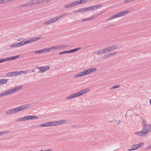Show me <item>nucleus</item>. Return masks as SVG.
<instances>
[{
    "mask_svg": "<svg viewBox=\"0 0 151 151\" xmlns=\"http://www.w3.org/2000/svg\"><path fill=\"white\" fill-rule=\"evenodd\" d=\"M109 53L110 54V56H111V55H114L116 54L117 53L116 52H111Z\"/></svg>",
    "mask_w": 151,
    "mask_h": 151,
    "instance_id": "obj_45",
    "label": "nucleus"
},
{
    "mask_svg": "<svg viewBox=\"0 0 151 151\" xmlns=\"http://www.w3.org/2000/svg\"><path fill=\"white\" fill-rule=\"evenodd\" d=\"M52 149H48L47 150H45V151H51Z\"/></svg>",
    "mask_w": 151,
    "mask_h": 151,
    "instance_id": "obj_56",
    "label": "nucleus"
},
{
    "mask_svg": "<svg viewBox=\"0 0 151 151\" xmlns=\"http://www.w3.org/2000/svg\"><path fill=\"white\" fill-rule=\"evenodd\" d=\"M147 148L148 149H151V145L147 147Z\"/></svg>",
    "mask_w": 151,
    "mask_h": 151,
    "instance_id": "obj_58",
    "label": "nucleus"
},
{
    "mask_svg": "<svg viewBox=\"0 0 151 151\" xmlns=\"http://www.w3.org/2000/svg\"><path fill=\"white\" fill-rule=\"evenodd\" d=\"M65 120H62L60 121H55L56 126L63 124L65 123Z\"/></svg>",
    "mask_w": 151,
    "mask_h": 151,
    "instance_id": "obj_19",
    "label": "nucleus"
},
{
    "mask_svg": "<svg viewBox=\"0 0 151 151\" xmlns=\"http://www.w3.org/2000/svg\"><path fill=\"white\" fill-rule=\"evenodd\" d=\"M31 1L32 5L38 4L39 3V1L38 0H33Z\"/></svg>",
    "mask_w": 151,
    "mask_h": 151,
    "instance_id": "obj_29",
    "label": "nucleus"
},
{
    "mask_svg": "<svg viewBox=\"0 0 151 151\" xmlns=\"http://www.w3.org/2000/svg\"><path fill=\"white\" fill-rule=\"evenodd\" d=\"M92 0H84L85 3L88 2V1H91Z\"/></svg>",
    "mask_w": 151,
    "mask_h": 151,
    "instance_id": "obj_55",
    "label": "nucleus"
},
{
    "mask_svg": "<svg viewBox=\"0 0 151 151\" xmlns=\"http://www.w3.org/2000/svg\"><path fill=\"white\" fill-rule=\"evenodd\" d=\"M95 10L97 9H99L102 6V4H98L97 5L94 6Z\"/></svg>",
    "mask_w": 151,
    "mask_h": 151,
    "instance_id": "obj_34",
    "label": "nucleus"
},
{
    "mask_svg": "<svg viewBox=\"0 0 151 151\" xmlns=\"http://www.w3.org/2000/svg\"><path fill=\"white\" fill-rule=\"evenodd\" d=\"M116 48H105L99 50L97 53L98 55H101L110 52L114 50Z\"/></svg>",
    "mask_w": 151,
    "mask_h": 151,
    "instance_id": "obj_4",
    "label": "nucleus"
},
{
    "mask_svg": "<svg viewBox=\"0 0 151 151\" xmlns=\"http://www.w3.org/2000/svg\"><path fill=\"white\" fill-rule=\"evenodd\" d=\"M40 38V37H36L30 39L27 41H22L21 42L22 44V46L29 43H31L35 41H37Z\"/></svg>",
    "mask_w": 151,
    "mask_h": 151,
    "instance_id": "obj_6",
    "label": "nucleus"
},
{
    "mask_svg": "<svg viewBox=\"0 0 151 151\" xmlns=\"http://www.w3.org/2000/svg\"><path fill=\"white\" fill-rule=\"evenodd\" d=\"M9 0H0V4H3L9 2Z\"/></svg>",
    "mask_w": 151,
    "mask_h": 151,
    "instance_id": "obj_39",
    "label": "nucleus"
},
{
    "mask_svg": "<svg viewBox=\"0 0 151 151\" xmlns=\"http://www.w3.org/2000/svg\"><path fill=\"white\" fill-rule=\"evenodd\" d=\"M1 63H3L5 61H9V57L6 58L0 59Z\"/></svg>",
    "mask_w": 151,
    "mask_h": 151,
    "instance_id": "obj_37",
    "label": "nucleus"
},
{
    "mask_svg": "<svg viewBox=\"0 0 151 151\" xmlns=\"http://www.w3.org/2000/svg\"><path fill=\"white\" fill-rule=\"evenodd\" d=\"M66 53H69V50H68V51L65 50V51H63V52H59L58 53V54L61 55L64 54H66Z\"/></svg>",
    "mask_w": 151,
    "mask_h": 151,
    "instance_id": "obj_35",
    "label": "nucleus"
},
{
    "mask_svg": "<svg viewBox=\"0 0 151 151\" xmlns=\"http://www.w3.org/2000/svg\"><path fill=\"white\" fill-rule=\"evenodd\" d=\"M50 66L47 65L45 66H42L41 67L40 70H39V73H43L45 71L48 70L49 69Z\"/></svg>",
    "mask_w": 151,
    "mask_h": 151,
    "instance_id": "obj_8",
    "label": "nucleus"
},
{
    "mask_svg": "<svg viewBox=\"0 0 151 151\" xmlns=\"http://www.w3.org/2000/svg\"><path fill=\"white\" fill-rule=\"evenodd\" d=\"M74 13H77V12H78V13H79V12L78 11V10H75L74 11Z\"/></svg>",
    "mask_w": 151,
    "mask_h": 151,
    "instance_id": "obj_57",
    "label": "nucleus"
},
{
    "mask_svg": "<svg viewBox=\"0 0 151 151\" xmlns=\"http://www.w3.org/2000/svg\"><path fill=\"white\" fill-rule=\"evenodd\" d=\"M40 151H44L42 150H41Z\"/></svg>",
    "mask_w": 151,
    "mask_h": 151,
    "instance_id": "obj_64",
    "label": "nucleus"
},
{
    "mask_svg": "<svg viewBox=\"0 0 151 151\" xmlns=\"http://www.w3.org/2000/svg\"><path fill=\"white\" fill-rule=\"evenodd\" d=\"M150 104L151 105V99L150 100Z\"/></svg>",
    "mask_w": 151,
    "mask_h": 151,
    "instance_id": "obj_61",
    "label": "nucleus"
},
{
    "mask_svg": "<svg viewBox=\"0 0 151 151\" xmlns=\"http://www.w3.org/2000/svg\"><path fill=\"white\" fill-rule=\"evenodd\" d=\"M135 134L137 136H142V135L140 131L135 132Z\"/></svg>",
    "mask_w": 151,
    "mask_h": 151,
    "instance_id": "obj_40",
    "label": "nucleus"
},
{
    "mask_svg": "<svg viewBox=\"0 0 151 151\" xmlns=\"http://www.w3.org/2000/svg\"><path fill=\"white\" fill-rule=\"evenodd\" d=\"M43 125L44 127H48V124L47 123V122L44 123Z\"/></svg>",
    "mask_w": 151,
    "mask_h": 151,
    "instance_id": "obj_52",
    "label": "nucleus"
},
{
    "mask_svg": "<svg viewBox=\"0 0 151 151\" xmlns=\"http://www.w3.org/2000/svg\"><path fill=\"white\" fill-rule=\"evenodd\" d=\"M31 127H35V128H37L40 127V126L39 125H35L31 126Z\"/></svg>",
    "mask_w": 151,
    "mask_h": 151,
    "instance_id": "obj_49",
    "label": "nucleus"
},
{
    "mask_svg": "<svg viewBox=\"0 0 151 151\" xmlns=\"http://www.w3.org/2000/svg\"><path fill=\"white\" fill-rule=\"evenodd\" d=\"M31 53H34L36 54H40L41 53L40 52V50L35 51V52L32 51V52H31Z\"/></svg>",
    "mask_w": 151,
    "mask_h": 151,
    "instance_id": "obj_44",
    "label": "nucleus"
},
{
    "mask_svg": "<svg viewBox=\"0 0 151 151\" xmlns=\"http://www.w3.org/2000/svg\"><path fill=\"white\" fill-rule=\"evenodd\" d=\"M9 131L2 132V134H8L9 133Z\"/></svg>",
    "mask_w": 151,
    "mask_h": 151,
    "instance_id": "obj_51",
    "label": "nucleus"
},
{
    "mask_svg": "<svg viewBox=\"0 0 151 151\" xmlns=\"http://www.w3.org/2000/svg\"><path fill=\"white\" fill-rule=\"evenodd\" d=\"M3 96L7 95L9 94L12 93L11 89L4 91L2 93Z\"/></svg>",
    "mask_w": 151,
    "mask_h": 151,
    "instance_id": "obj_15",
    "label": "nucleus"
},
{
    "mask_svg": "<svg viewBox=\"0 0 151 151\" xmlns=\"http://www.w3.org/2000/svg\"><path fill=\"white\" fill-rule=\"evenodd\" d=\"M110 57V54H109V53H108V54H107L106 55H104L103 57V58L104 59H106L107 58H109V57Z\"/></svg>",
    "mask_w": 151,
    "mask_h": 151,
    "instance_id": "obj_42",
    "label": "nucleus"
},
{
    "mask_svg": "<svg viewBox=\"0 0 151 151\" xmlns=\"http://www.w3.org/2000/svg\"><path fill=\"white\" fill-rule=\"evenodd\" d=\"M2 134V132H0V135Z\"/></svg>",
    "mask_w": 151,
    "mask_h": 151,
    "instance_id": "obj_63",
    "label": "nucleus"
},
{
    "mask_svg": "<svg viewBox=\"0 0 151 151\" xmlns=\"http://www.w3.org/2000/svg\"><path fill=\"white\" fill-rule=\"evenodd\" d=\"M120 85H117L114 86L112 87L111 88H110V89L111 90L112 89H115V88H119L120 87Z\"/></svg>",
    "mask_w": 151,
    "mask_h": 151,
    "instance_id": "obj_38",
    "label": "nucleus"
},
{
    "mask_svg": "<svg viewBox=\"0 0 151 151\" xmlns=\"http://www.w3.org/2000/svg\"><path fill=\"white\" fill-rule=\"evenodd\" d=\"M13 114L14 113L13 109L8 110L6 113V114L8 115L12 114Z\"/></svg>",
    "mask_w": 151,
    "mask_h": 151,
    "instance_id": "obj_32",
    "label": "nucleus"
},
{
    "mask_svg": "<svg viewBox=\"0 0 151 151\" xmlns=\"http://www.w3.org/2000/svg\"><path fill=\"white\" fill-rule=\"evenodd\" d=\"M117 45H114L111 46L110 47H117Z\"/></svg>",
    "mask_w": 151,
    "mask_h": 151,
    "instance_id": "obj_54",
    "label": "nucleus"
},
{
    "mask_svg": "<svg viewBox=\"0 0 151 151\" xmlns=\"http://www.w3.org/2000/svg\"><path fill=\"white\" fill-rule=\"evenodd\" d=\"M129 12V11H124L120 12L117 14H116L115 15H113L109 17L107 19V20L108 21H109L115 18L121 17L128 13Z\"/></svg>",
    "mask_w": 151,
    "mask_h": 151,
    "instance_id": "obj_2",
    "label": "nucleus"
},
{
    "mask_svg": "<svg viewBox=\"0 0 151 151\" xmlns=\"http://www.w3.org/2000/svg\"><path fill=\"white\" fill-rule=\"evenodd\" d=\"M72 45H60L58 46H52L51 47H71Z\"/></svg>",
    "mask_w": 151,
    "mask_h": 151,
    "instance_id": "obj_28",
    "label": "nucleus"
},
{
    "mask_svg": "<svg viewBox=\"0 0 151 151\" xmlns=\"http://www.w3.org/2000/svg\"><path fill=\"white\" fill-rule=\"evenodd\" d=\"M7 81L8 80L6 79H0V85L6 83Z\"/></svg>",
    "mask_w": 151,
    "mask_h": 151,
    "instance_id": "obj_21",
    "label": "nucleus"
},
{
    "mask_svg": "<svg viewBox=\"0 0 151 151\" xmlns=\"http://www.w3.org/2000/svg\"><path fill=\"white\" fill-rule=\"evenodd\" d=\"M78 95V93H73L71 95H70L69 96L67 97L66 98L67 99H71L73 98H74L76 97H79Z\"/></svg>",
    "mask_w": 151,
    "mask_h": 151,
    "instance_id": "obj_11",
    "label": "nucleus"
},
{
    "mask_svg": "<svg viewBox=\"0 0 151 151\" xmlns=\"http://www.w3.org/2000/svg\"><path fill=\"white\" fill-rule=\"evenodd\" d=\"M25 71H20L19 72L17 71L9 72L6 74V76L7 77L17 76L21 74L22 73H26V72Z\"/></svg>",
    "mask_w": 151,
    "mask_h": 151,
    "instance_id": "obj_5",
    "label": "nucleus"
},
{
    "mask_svg": "<svg viewBox=\"0 0 151 151\" xmlns=\"http://www.w3.org/2000/svg\"><path fill=\"white\" fill-rule=\"evenodd\" d=\"M61 48H48L42 49L40 50L41 53L48 52L51 50V49H60Z\"/></svg>",
    "mask_w": 151,
    "mask_h": 151,
    "instance_id": "obj_7",
    "label": "nucleus"
},
{
    "mask_svg": "<svg viewBox=\"0 0 151 151\" xmlns=\"http://www.w3.org/2000/svg\"><path fill=\"white\" fill-rule=\"evenodd\" d=\"M1 96H2V93H0V97H1Z\"/></svg>",
    "mask_w": 151,
    "mask_h": 151,
    "instance_id": "obj_59",
    "label": "nucleus"
},
{
    "mask_svg": "<svg viewBox=\"0 0 151 151\" xmlns=\"http://www.w3.org/2000/svg\"><path fill=\"white\" fill-rule=\"evenodd\" d=\"M76 6L75 1L71 3L65 5V8L72 7Z\"/></svg>",
    "mask_w": 151,
    "mask_h": 151,
    "instance_id": "obj_16",
    "label": "nucleus"
},
{
    "mask_svg": "<svg viewBox=\"0 0 151 151\" xmlns=\"http://www.w3.org/2000/svg\"><path fill=\"white\" fill-rule=\"evenodd\" d=\"M58 19H59L58 18V16H57L51 19L50 20L51 23H53L56 22Z\"/></svg>",
    "mask_w": 151,
    "mask_h": 151,
    "instance_id": "obj_26",
    "label": "nucleus"
},
{
    "mask_svg": "<svg viewBox=\"0 0 151 151\" xmlns=\"http://www.w3.org/2000/svg\"><path fill=\"white\" fill-rule=\"evenodd\" d=\"M96 68H92L87 70H86L83 72H81L79 73L81 77L84 76L86 75L89 74L92 72L96 70Z\"/></svg>",
    "mask_w": 151,
    "mask_h": 151,
    "instance_id": "obj_3",
    "label": "nucleus"
},
{
    "mask_svg": "<svg viewBox=\"0 0 151 151\" xmlns=\"http://www.w3.org/2000/svg\"><path fill=\"white\" fill-rule=\"evenodd\" d=\"M32 106V104H28L25 105H23L19 106L18 108H13V113H16L19 111L26 109L29 108Z\"/></svg>",
    "mask_w": 151,
    "mask_h": 151,
    "instance_id": "obj_1",
    "label": "nucleus"
},
{
    "mask_svg": "<svg viewBox=\"0 0 151 151\" xmlns=\"http://www.w3.org/2000/svg\"><path fill=\"white\" fill-rule=\"evenodd\" d=\"M22 44L21 42H19L14 43L11 45V47H19L22 46Z\"/></svg>",
    "mask_w": 151,
    "mask_h": 151,
    "instance_id": "obj_20",
    "label": "nucleus"
},
{
    "mask_svg": "<svg viewBox=\"0 0 151 151\" xmlns=\"http://www.w3.org/2000/svg\"><path fill=\"white\" fill-rule=\"evenodd\" d=\"M87 11V7L82 8L78 9L79 13L84 12Z\"/></svg>",
    "mask_w": 151,
    "mask_h": 151,
    "instance_id": "obj_30",
    "label": "nucleus"
},
{
    "mask_svg": "<svg viewBox=\"0 0 151 151\" xmlns=\"http://www.w3.org/2000/svg\"><path fill=\"white\" fill-rule=\"evenodd\" d=\"M43 124H42L40 126V127H44L43 126Z\"/></svg>",
    "mask_w": 151,
    "mask_h": 151,
    "instance_id": "obj_60",
    "label": "nucleus"
},
{
    "mask_svg": "<svg viewBox=\"0 0 151 151\" xmlns=\"http://www.w3.org/2000/svg\"><path fill=\"white\" fill-rule=\"evenodd\" d=\"M132 1V0H126L124 1V3H128Z\"/></svg>",
    "mask_w": 151,
    "mask_h": 151,
    "instance_id": "obj_47",
    "label": "nucleus"
},
{
    "mask_svg": "<svg viewBox=\"0 0 151 151\" xmlns=\"http://www.w3.org/2000/svg\"><path fill=\"white\" fill-rule=\"evenodd\" d=\"M25 4L26 5V6H29L30 5H32L31 1H30L27 2Z\"/></svg>",
    "mask_w": 151,
    "mask_h": 151,
    "instance_id": "obj_41",
    "label": "nucleus"
},
{
    "mask_svg": "<svg viewBox=\"0 0 151 151\" xmlns=\"http://www.w3.org/2000/svg\"><path fill=\"white\" fill-rule=\"evenodd\" d=\"M23 88L22 86H16L15 87H14L13 88L11 89L12 92V93L19 90L20 89L22 88Z\"/></svg>",
    "mask_w": 151,
    "mask_h": 151,
    "instance_id": "obj_14",
    "label": "nucleus"
},
{
    "mask_svg": "<svg viewBox=\"0 0 151 151\" xmlns=\"http://www.w3.org/2000/svg\"><path fill=\"white\" fill-rule=\"evenodd\" d=\"M99 15H100L99 14H97V15H96L95 16H92L91 17H90V18L82 19L81 20V21L82 22H83L87 21V20H91L92 19H93L94 18L96 17L97 16H99Z\"/></svg>",
    "mask_w": 151,
    "mask_h": 151,
    "instance_id": "obj_18",
    "label": "nucleus"
},
{
    "mask_svg": "<svg viewBox=\"0 0 151 151\" xmlns=\"http://www.w3.org/2000/svg\"><path fill=\"white\" fill-rule=\"evenodd\" d=\"M27 120V116L19 118L15 120L16 122H22Z\"/></svg>",
    "mask_w": 151,
    "mask_h": 151,
    "instance_id": "obj_13",
    "label": "nucleus"
},
{
    "mask_svg": "<svg viewBox=\"0 0 151 151\" xmlns=\"http://www.w3.org/2000/svg\"><path fill=\"white\" fill-rule=\"evenodd\" d=\"M65 15V14H62L60 16L58 15V18L59 19H60L62 17H63Z\"/></svg>",
    "mask_w": 151,
    "mask_h": 151,
    "instance_id": "obj_48",
    "label": "nucleus"
},
{
    "mask_svg": "<svg viewBox=\"0 0 151 151\" xmlns=\"http://www.w3.org/2000/svg\"><path fill=\"white\" fill-rule=\"evenodd\" d=\"M81 48H76L74 49H71L69 50V53H73L75 52L78 51Z\"/></svg>",
    "mask_w": 151,
    "mask_h": 151,
    "instance_id": "obj_22",
    "label": "nucleus"
},
{
    "mask_svg": "<svg viewBox=\"0 0 151 151\" xmlns=\"http://www.w3.org/2000/svg\"><path fill=\"white\" fill-rule=\"evenodd\" d=\"M51 22V21L50 20H48L47 22H45L44 23V24L45 25H47L48 24H50Z\"/></svg>",
    "mask_w": 151,
    "mask_h": 151,
    "instance_id": "obj_43",
    "label": "nucleus"
},
{
    "mask_svg": "<svg viewBox=\"0 0 151 151\" xmlns=\"http://www.w3.org/2000/svg\"><path fill=\"white\" fill-rule=\"evenodd\" d=\"M75 2L76 6L79 4H83L85 3L84 0H78L75 1Z\"/></svg>",
    "mask_w": 151,
    "mask_h": 151,
    "instance_id": "obj_24",
    "label": "nucleus"
},
{
    "mask_svg": "<svg viewBox=\"0 0 151 151\" xmlns=\"http://www.w3.org/2000/svg\"><path fill=\"white\" fill-rule=\"evenodd\" d=\"M90 91L89 88H86L83 90H82L78 92L79 96H82L84 94Z\"/></svg>",
    "mask_w": 151,
    "mask_h": 151,
    "instance_id": "obj_9",
    "label": "nucleus"
},
{
    "mask_svg": "<svg viewBox=\"0 0 151 151\" xmlns=\"http://www.w3.org/2000/svg\"><path fill=\"white\" fill-rule=\"evenodd\" d=\"M143 129L146 130L148 132H151V125L148 124L145 127L143 128Z\"/></svg>",
    "mask_w": 151,
    "mask_h": 151,
    "instance_id": "obj_12",
    "label": "nucleus"
},
{
    "mask_svg": "<svg viewBox=\"0 0 151 151\" xmlns=\"http://www.w3.org/2000/svg\"><path fill=\"white\" fill-rule=\"evenodd\" d=\"M87 11H92L95 10L94 6L87 7Z\"/></svg>",
    "mask_w": 151,
    "mask_h": 151,
    "instance_id": "obj_33",
    "label": "nucleus"
},
{
    "mask_svg": "<svg viewBox=\"0 0 151 151\" xmlns=\"http://www.w3.org/2000/svg\"><path fill=\"white\" fill-rule=\"evenodd\" d=\"M26 6V5L25 4H21L20 5V7H23Z\"/></svg>",
    "mask_w": 151,
    "mask_h": 151,
    "instance_id": "obj_53",
    "label": "nucleus"
},
{
    "mask_svg": "<svg viewBox=\"0 0 151 151\" xmlns=\"http://www.w3.org/2000/svg\"><path fill=\"white\" fill-rule=\"evenodd\" d=\"M20 56L19 55H16L14 56H12L9 57V59L10 60H15L18 58Z\"/></svg>",
    "mask_w": 151,
    "mask_h": 151,
    "instance_id": "obj_25",
    "label": "nucleus"
},
{
    "mask_svg": "<svg viewBox=\"0 0 151 151\" xmlns=\"http://www.w3.org/2000/svg\"><path fill=\"white\" fill-rule=\"evenodd\" d=\"M115 121L116 123H117V125H118L120 124L121 122V121L120 120L118 121L116 120Z\"/></svg>",
    "mask_w": 151,
    "mask_h": 151,
    "instance_id": "obj_46",
    "label": "nucleus"
},
{
    "mask_svg": "<svg viewBox=\"0 0 151 151\" xmlns=\"http://www.w3.org/2000/svg\"><path fill=\"white\" fill-rule=\"evenodd\" d=\"M143 128L145 127H146V126L148 124H147V122L146 121L145 119H143Z\"/></svg>",
    "mask_w": 151,
    "mask_h": 151,
    "instance_id": "obj_36",
    "label": "nucleus"
},
{
    "mask_svg": "<svg viewBox=\"0 0 151 151\" xmlns=\"http://www.w3.org/2000/svg\"><path fill=\"white\" fill-rule=\"evenodd\" d=\"M27 120H29L32 119H37L38 116L36 115H29L27 116Z\"/></svg>",
    "mask_w": 151,
    "mask_h": 151,
    "instance_id": "obj_10",
    "label": "nucleus"
},
{
    "mask_svg": "<svg viewBox=\"0 0 151 151\" xmlns=\"http://www.w3.org/2000/svg\"><path fill=\"white\" fill-rule=\"evenodd\" d=\"M79 77H81V76H80L79 73H78V74L75 75L74 76V77L75 78H77Z\"/></svg>",
    "mask_w": 151,
    "mask_h": 151,
    "instance_id": "obj_50",
    "label": "nucleus"
},
{
    "mask_svg": "<svg viewBox=\"0 0 151 151\" xmlns=\"http://www.w3.org/2000/svg\"><path fill=\"white\" fill-rule=\"evenodd\" d=\"M47 123L48 124V126H56L55 121L47 122Z\"/></svg>",
    "mask_w": 151,
    "mask_h": 151,
    "instance_id": "obj_23",
    "label": "nucleus"
},
{
    "mask_svg": "<svg viewBox=\"0 0 151 151\" xmlns=\"http://www.w3.org/2000/svg\"><path fill=\"white\" fill-rule=\"evenodd\" d=\"M37 68L39 69L40 70V68H41V67H37Z\"/></svg>",
    "mask_w": 151,
    "mask_h": 151,
    "instance_id": "obj_62",
    "label": "nucleus"
},
{
    "mask_svg": "<svg viewBox=\"0 0 151 151\" xmlns=\"http://www.w3.org/2000/svg\"><path fill=\"white\" fill-rule=\"evenodd\" d=\"M137 144L136 145H134L132 146L131 148L128 149V151H131L133 150H135L138 149Z\"/></svg>",
    "mask_w": 151,
    "mask_h": 151,
    "instance_id": "obj_17",
    "label": "nucleus"
},
{
    "mask_svg": "<svg viewBox=\"0 0 151 151\" xmlns=\"http://www.w3.org/2000/svg\"><path fill=\"white\" fill-rule=\"evenodd\" d=\"M140 131L142 135V136L146 135L148 133L146 130H145L144 129H143V128L142 129V130Z\"/></svg>",
    "mask_w": 151,
    "mask_h": 151,
    "instance_id": "obj_27",
    "label": "nucleus"
},
{
    "mask_svg": "<svg viewBox=\"0 0 151 151\" xmlns=\"http://www.w3.org/2000/svg\"><path fill=\"white\" fill-rule=\"evenodd\" d=\"M144 143L143 142H140L137 144L138 148L142 147L144 145Z\"/></svg>",
    "mask_w": 151,
    "mask_h": 151,
    "instance_id": "obj_31",
    "label": "nucleus"
}]
</instances>
